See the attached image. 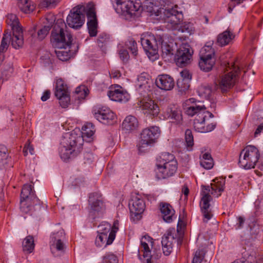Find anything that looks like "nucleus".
I'll return each mask as SVG.
<instances>
[{"instance_id":"obj_50","label":"nucleus","mask_w":263,"mask_h":263,"mask_svg":"<svg viewBox=\"0 0 263 263\" xmlns=\"http://www.w3.org/2000/svg\"><path fill=\"white\" fill-rule=\"evenodd\" d=\"M255 214L256 216H259L262 214L263 203L261 199H257L254 202Z\"/></svg>"},{"instance_id":"obj_26","label":"nucleus","mask_w":263,"mask_h":263,"mask_svg":"<svg viewBox=\"0 0 263 263\" xmlns=\"http://www.w3.org/2000/svg\"><path fill=\"white\" fill-rule=\"evenodd\" d=\"M115 239L114 231L109 233L108 235L106 234H99L96 237L95 244L99 247H105L111 245Z\"/></svg>"},{"instance_id":"obj_21","label":"nucleus","mask_w":263,"mask_h":263,"mask_svg":"<svg viewBox=\"0 0 263 263\" xmlns=\"http://www.w3.org/2000/svg\"><path fill=\"white\" fill-rule=\"evenodd\" d=\"M153 239L148 235L144 236L141 239V245L143 250V257L146 258V262L143 263H151V259L155 258L156 259L159 258L161 255V253L159 251V252L156 253V256L154 254L151 255V251L149 248V245L153 246Z\"/></svg>"},{"instance_id":"obj_2","label":"nucleus","mask_w":263,"mask_h":263,"mask_svg":"<svg viewBox=\"0 0 263 263\" xmlns=\"http://www.w3.org/2000/svg\"><path fill=\"white\" fill-rule=\"evenodd\" d=\"M66 27L64 21L62 19L57 20L54 25L51 35V42L55 48V53L59 60L62 61L68 60L71 56L69 48L72 42V36L65 28Z\"/></svg>"},{"instance_id":"obj_8","label":"nucleus","mask_w":263,"mask_h":263,"mask_svg":"<svg viewBox=\"0 0 263 263\" xmlns=\"http://www.w3.org/2000/svg\"><path fill=\"white\" fill-rule=\"evenodd\" d=\"M160 135V130L158 126H154L144 129L137 144L139 153H144L148 146H151L157 141Z\"/></svg>"},{"instance_id":"obj_34","label":"nucleus","mask_w":263,"mask_h":263,"mask_svg":"<svg viewBox=\"0 0 263 263\" xmlns=\"http://www.w3.org/2000/svg\"><path fill=\"white\" fill-rule=\"evenodd\" d=\"M199 66L201 70L205 72L210 71L215 62V59L200 58Z\"/></svg>"},{"instance_id":"obj_4","label":"nucleus","mask_w":263,"mask_h":263,"mask_svg":"<svg viewBox=\"0 0 263 263\" xmlns=\"http://www.w3.org/2000/svg\"><path fill=\"white\" fill-rule=\"evenodd\" d=\"M204 105H193L186 110V114L190 116L196 115L194 121L195 129L200 133H208L212 131L216 127L214 123L209 124L205 125V121L214 117L210 111H206Z\"/></svg>"},{"instance_id":"obj_44","label":"nucleus","mask_w":263,"mask_h":263,"mask_svg":"<svg viewBox=\"0 0 263 263\" xmlns=\"http://www.w3.org/2000/svg\"><path fill=\"white\" fill-rule=\"evenodd\" d=\"M111 231V224L107 222H102L98 226V233L99 234H106V235H108Z\"/></svg>"},{"instance_id":"obj_36","label":"nucleus","mask_w":263,"mask_h":263,"mask_svg":"<svg viewBox=\"0 0 263 263\" xmlns=\"http://www.w3.org/2000/svg\"><path fill=\"white\" fill-rule=\"evenodd\" d=\"M234 37L233 34L229 30H226L218 35L217 42L221 46L228 44Z\"/></svg>"},{"instance_id":"obj_3","label":"nucleus","mask_w":263,"mask_h":263,"mask_svg":"<svg viewBox=\"0 0 263 263\" xmlns=\"http://www.w3.org/2000/svg\"><path fill=\"white\" fill-rule=\"evenodd\" d=\"M213 183L209 185H202L201 195L202 196L200 203L201 211L203 217V222H207L212 217L213 215L210 209V202L212 198L210 194L218 197L223 191L225 181L223 179H215Z\"/></svg>"},{"instance_id":"obj_22","label":"nucleus","mask_w":263,"mask_h":263,"mask_svg":"<svg viewBox=\"0 0 263 263\" xmlns=\"http://www.w3.org/2000/svg\"><path fill=\"white\" fill-rule=\"evenodd\" d=\"M175 236V230L173 229L167 231L162 237L161 243L163 252L165 255H169L172 252Z\"/></svg>"},{"instance_id":"obj_12","label":"nucleus","mask_w":263,"mask_h":263,"mask_svg":"<svg viewBox=\"0 0 263 263\" xmlns=\"http://www.w3.org/2000/svg\"><path fill=\"white\" fill-rule=\"evenodd\" d=\"M94 117L101 123L106 125H112L116 122V116L109 108L98 105L92 110Z\"/></svg>"},{"instance_id":"obj_9","label":"nucleus","mask_w":263,"mask_h":263,"mask_svg":"<svg viewBox=\"0 0 263 263\" xmlns=\"http://www.w3.org/2000/svg\"><path fill=\"white\" fill-rule=\"evenodd\" d=\"M86 6L78 5L73 8L67 17V25L73 29H78L82 26L85 22L84 12H86Z\"/></svg>"},{"instance_id":"obj_16","label":"nucleus","mask_w":263,"mask_h":263,"mask_svg":"<svg viewBox=\"0 0 263 263\" xmlns=\"http://www.w3.org/2000/svg\"><path fill=\"white\" fill-rule=\"evenodd\" d=\"M128 205L131 216L134 220H139L145 208L144 199L139 195L133 196Z\"/></svg>"},{"instance_id":"obj_40","label":"nucleus","mask_w":263,"mask_h":263,"mask_svg":"<svg viewBox=\"0 0 263 263\" xmlns=\"http://www.w3.org/2000/svg\"><path fill=\"white\" fill-rule=\"evenodd\" d=\"M198 92L201 97L209 99L212 93V89L208 85H202L198 88Z\"/></svg>"},{"instance_id":"obj_25","label":"nucleus","mask_w":263,"mask_h":263,"mask_svg":"<svg viewBox=\"0 0 263 263\" xmlns=\"http://www.w3.org/2000/svg\"><path fill=\"white\" fill-rule=\"evenodd\" d=\"M89 204L90 207V213L95 215L96 213L102 212L104 206L101 199L96 193L91 194L89 198Z\"/></svg>"},{"instance_id":"obj_51","label":"nucleus","mask_w":263,"mask_h":263,"mask_svg":"<svg viewBox=\"0 0 263 263\" xmlns=\"http://www.w3.org/2000/svg\"><path fill=\"white\" fill-rule=\"evenodd\" d=\"M103 263H118V259L114 254H107L103 258Z\"/></svg>"},{"instance_id":"obj_24","label":"nucleus","mask_w":263,"mask_h":263,"mask_svg":"<svg viewBox=\"0 0 263 263\" xmlns=\"http://www.w3.org/2000/svg\"><path fill=\"white\" fill-rule=\"evenodd\" d=\"M155 83L159 88L165 91L172 90L175 86L173 78L166 74L159 75L156 79Z\"/></svg>"},{"instance_id":"obj_1","label":"nucleus","mask_w":263,"mask_h":263,"mask_svg":"<svg viewBox=\"0 0 263 263\" xmlns=\"http://www.w3.org/2000/svg\"><path fill=\"white\" fill-rule=\"evenodd\" d=\"M96 131L91 123H86L82 127V136H78L75 132L64 134L60 142L59 153L64 161L77 156L82 147L83 139L91 138Z\"/></svg>"},{"instance_id":"obj_42","label":"nucleus","mask_w":263,"mask_h":263,"mask_svg":"<svg viewBox=\"0 0 263 263\" xmlns=\"http://www.w3.org/2000/svg\"><path fill=\"white\" fill-rule=\"evenodd\" d=\"M125 46L131 51L134 56L137 55L138 53L137 44L133 38H129L126 41Z\"/></svg>"},{"instance_id":"obj_18","label":"nucleus","mask_w":263,"mask_h":263,"mask_svg":"<svg viewBox=\"0 0 263 263\" xmlns=\"http://www.w3.org/2000/svg\"><path fill=\"white\" fill-rule=\"evenodd\" d=\"M193 52L189 44H182L177 50L175 56L176 64L181 67L185 66L189 63Z\"/></svg>"},{"instance_id":"obj_59","label":"nucleus","mask_w":263,"mask_h":263,"mask_svg":"<svg viewBox=\"0 0 263 263\" xmlns=\"http://www.w3.org/2000/svg\"><path fill=\"white\" fill-rule=\"evenodd\" d=\"M50 92L49 90L45 91L41 97V100L43 101H47L50 97Z\"/></svg>"},{"instance_id":"obj_14","label":"nucleus","mask_w":263,"mask_h":263,"mask_svg":"<svg viewBox=\"0 0 263 263\" xmlns=\"http://www.w3.org/2000/svg\"><path fill=\"white\" fill-rule=\"evenodd\" d=\"M64 231L62 228H60L57 231H54L51 234L49 244L51 251L54 256L58 255L56 254L57 252H62L64 251Z\"/></svg>"},{"instance_id":"obj_10","label":"nucleus","mask_w":263,"mask_h":263,"mask_svg":"<svg viewBox=\"0 0 263 263\" xmlns=\"http://www.w3.org/2000/svg\"><path fill=\"white\" fill-rule=\"evenodd\" d=\"M141 44L147 56H156L159 46L161 44V37L157 36L142 34L140 38Z\"/></svg>"},{"instance_id":"obj_60","label":"nucleus","mask_w":263,"mask_h":263,"mask_svg":"<svg viewBox=\"0 0 263 263\" xmlns=\"http://www.w3.org/2000/svg\"><path fill=\"white\" fill-rule=\"evenodd\" d=\"M263 130V124H260L257 129H256L254 133V137H257L258 135H260L261 133Z\"/></svg>"},{"instance_id":"obj_27","label":"nucleus","mask_w":263,"mask_h":263,"mask_svg":"<svg viewBox=\"0 0 263 263\" xmlns=\"http://www.w3.org/2000/svg\"><path fill=\"white\" fill-rule=\"evenodd\" d=\"M14 29L12 30V36L10 34V41L12 46L15 49H18L22 47L24 44L23 31L22 28Z\"/></svg>"},{"instance_id":"obj_32","label":"nucleus","mask_w":263,"mask_h":263,"mask_svg":"<svg viewBox=\"0 0 263 263\" xmlns=\"http://www.w3.org/2000/svg\"><path fill=\"white\" fill-rule=\"evenodd\" d=\"M172 162H174L177 164V161L175 159L174 156L168 153H162L158 158L157 159V163L158 164H162L164 165L165 164H171Z\"/></svg>"},{"instance_id":"obj_52","label":"nucleus","mask_w":263,"mask_h":263,"mask_svg":"<svg viewBox=\"0 0 263 263\" xmlns=\"http://www.w3.org/2000/svg\"><path fill=\"white\" fill-rule=\"evenodd\" d=\"M180 76L181 78L180 79H183V80L188 82H189L192 78L189 71L186 69H184L180 72Z\"/></svg>"},{"instance_id":"obj_46","label":"nucleus","mask_w":263,"mask_h":263,"mask_svg":"<svg viewBox=\"0 0 263 263\" xmlns=\"http://www.w3.org/2000/svg\"><path fill=\"white\" fill-rule=\"evenodd\" d=\"M109 40V35L105 33H102L98 36L97 44L100 47L103 48L107 45Z\"/></svg>"},{"instance_id":"obj_53","label":"nucleus","mask_w":263,"mask_h":263,"mask_svg":"<svg viewBox=\"0 0 263 263\" xmlns=\"http://www.w3.org/2000/svg\"><path fill=\"white\" fill-rule=\"evenodd\" d=\"M139 87H145V85L147 83L148 79L146 78L145 74H141L137 78Z\"/></svg>"},{"instance_id":"obj_54","label":"nucleus","mask_w":263,"mask_h":263,"mask_svg":"<svg viewBox=\"0 0 263 263\" xmlns=\"http://www.w3.org/2000/svg\"><path fill=\"white\" fill-rule=\"evenodd\" d=\"M120 58L124 62H127L129 59V54L125 49H121L119 51Z\"/></svg>"},{"instance_id":"obj_37","label":"nucleus","mask_w":263,"mask_h":263,"mask_svg":"<svg viewBox=\"0 0 263 263\" xmlns=\"http://www.w3.org/2000/svg\"><path fill=\"white\" fill-rule=\"evenodd\" d=\"M23 251L27 253H31L34 250V239L32 236H27L23 242Z\"/></svg>"},{"instance_id":"obj_17","label":"nucleus","mask_w":263,"mask_h":263,"mask_svg":"<svg viewBox=\"0 0 263 263\" xmlns=\"http://www.w3.org/2000/svg\"><path fill=\"white\" fill-rule=\"evenodd\" d=\"M86 13L87 16V28L90 36L97 34L98 22L95 4L89 3L86 5Z\"/></svg>"},{"instance_id":"obj_29","label":"nucleus","mask_w":263,"mask_h":263,"mask_svg":"<svg viewBox=\"0 0 263 263\" xmlns=\"http://www.w3.org/2000/svg\"><path fill=\"white\" fill-rule=\"evenodd\" d=\"M142 107L143 110L146 111L145 114L148 113L153 116H157L159 112L158 105L152 100H149L147 101H143L142 103Z\"/></svg>"},{"instance_id":"obj_15","label":"nucleus","mask_w":263,"mask_h":263,"mask_svg":"<svg viewBox=\"0 0 263 263\" xmlns=\"http://www.w3.org/2000/svg\"><path fill=\"white\" fill-rule=\"evenodd\" d=\"M54 95L62 107L66 108L68 106L70 102L69 92L67 85L62 79L57 81Z\"/></svg>"},{"instance_id":"obj_11","label":"nucleus","mask_w":263,"mask_h":263,"mask_svg":"<svg viewBox=\"0 0 263 263\" xmlns=\"http://www.w3.org/2000/svg\"><path fill=\"white\" fill-rule=\"evenodd\" d=\"M141 4L139 1L133 0H116L115 10L118 13L129 16L141 10Z\"/></svg>"},{"instance_id":"obj_30","label":"nucleus","mask_w":263,"mask_h":263,"mask_svg":"<svg viewBox=\"0 0 263 263\" xmlns=\"http://www.w3.org/2000/svg\"><path fill=\"white\" fill-rule=\"evenodd\" d=\"M213 42L207 43L200 50V58L215 59V50L212 47Z\"/></svg>"},{"instance_id":"obj_33","label":"nucleus","mask_w":263,"mask_h":263,"mask_svg":"<svg viewBox=\"0 0 263 263\" xmlns=\"http://www.w3.org/2000/svg\"><path fill=\"white\" fill-rule=\"evenodd\" d=\"M161 47L162 51V56L165 61H169L173 57L175 51L173 48L167 44H163L162 39L161 38V44L159 46V48Z\"/></svg>"},{"instance_id":"obj_6","label":"nucleus","mask_w":263,"mask_h":263,"mask_svg":"<svg viewBox=\"0 0 263 263\" xmlns=\"http://www.w3.org/2000/svg\"><path fill=\"white\" fill-rule=\"evenodd\" d=\"M259 157V151L256 147L251 145H247L239 154L238 164L245 170L254 168Z\"/></svg>"},{"instance_id":"obj_38","label":"nucleus","mask_w":263,"mask_h":263,"mask_svg":"<svg viewBox=\"0 0 263 263\" xmlns=\"http://www.w3.org/2000/svg\"><path fill=\"white\" fill-rule=\"evenodd\" d=\"M18 7L21 10L25 13H29L35 8L34 5L28 0H24L20 1Z\"/></svg>"},{"instance_id":"obj_55","label":"nucleus","mask_w":263,"mask_h":263,"mask_svg":"<svg viewBox=\"0 0 263 263\" xmlns=\"http://www.w3.org/2000/svg\"><path fill=\"white\" fill-rule=\"evenodd\" d=\"M28 151L31 155H33L34 154V149L30 144L25 145L24 146L23 153L25 156H26L28 154Z\"/></svg>"},{"instance_id":"obj_62","label":"nucleus","mask_w":263,"mask_h":263,"mask_svg":"<svg viewBox=\"0 0 263 263\" xmlns=\"http://www.w3.org/2000/svg\"><path fill=\"white\" fill-rule=\"evenodd\" d=\"M83 90V92L82 93L84 94V97H85L86 95H87V92L85 90V88L84 87H83L82 88L81 87H78L76 88V92L77 93H79V92H80L81 91V90Z\"/></svg>"},{"instance_id":"obj_7","label":"nucleus","mask_w":263,"mask_h":263,"mask_svg":"<svg viewBox=\"0 0 263 263\" xmlns=\"http://www.w3.org/2000/svg\"><path fill=\"white\" fill-rule=\"evenodd\" d=\"M228 65L231 71L221 76L217 82L218 84H216L217 89L223 93L229 91L236 84L240 72L239 67L236 66L234 64L230 66L229 63H228Z\"/></svg>"},{"instance_id":"obj_45","label":"nucleus","mask_w":263,"mask_h":263,"mask_svg":"<svg viewBox=\"0 0 263 263\" xmlns=\"http://www.w3.org/2000/svg\"><path fill=\"white\" fill-rule=\"evenodd\" d=\"M185 140L186 147L189 151L192 150V147L194 145V139L192 133L190 129H186L185 133Z\"/></svg>"},{"instance_id":"obj_43","label":"nucleus","mask_w":263,"mask_h":263,"mask_svg":"<svg viewBox=\"0 0 263 263\" xmlns=\"http://www.w3.org/2000/svg\"><path fill=\"white\" fill-rule=\"evenodd\" d=\"M7 149L5 145L0 144V167L4 166L7 163Z\"/></svg>"},{"instance_id":"obj_56","label":"nucleus","mask_w":263,"mask_h":263,"mask_svg":"<svg viewBox=\"0 0 263 263\" xmlns=\"http://www.w3.org/2000/svg\"><path fill=\"white\" fill-rule=\"evenodd\" d=\"M85 163H90L92 161L93 157V155L90 153H86L84 154Z\"/></svg>"},{"instance_id":"obj_49","label":"nucleus","mask_w":263,"mask_h":263,"mask_svg":"<svg viewBox=\"0 0 263 263\" xmlns=\"http://www.w3.org/2000/svg\"><path fill=\"white\" fill-rule=\"evenodd\" d=\"M203 258V251L202 250H198L195 253L192 263H201Z\"/></svg>"},{"instance_id":"obj_39","label":"nucleus","mask_w":263,"mask_h":263,"mask_svg":"<svg viewBox=\"0 0 263 263\" xmlns=\"http://www.w3.org/2000/svg\"><path fill=\"white\" fill-rule=\"evenodd\" d=\"M7 23L8 25H10L12 30H14V29L21 28L19 25L18 18L16 15L13 14H8L7 16Z\"/></svg>"},{"instance_id":"obj_28","label":"nucleus","mask_w":263,"mask_h":263,"mask_svg":"<svg viewBox=\"0 0 263 263\" xmlns=\"http://www.w3.org/2000/svg\"><path fill=\"white\" fill-rule=\"evenodd\" d=\"M160 208L164 220L168 223L172 222L173 216L175 213L172 206L167 203H161Z\"/></svg>"},{"instance_id":"obj_63","label":"nucleus","mask_w":263,"mask_h":263,"mask_svg":"<svg viewBox=\"0 0 263 263\" xmlns=\"http://www.w3.org/2000/svg\"><path fill=\"white\" fill-rule=\"evenodd\" d=\"M44 2L46 3L47 7H50L54 4L55 0H44Z\"/></svg>"},{"instance_id":"obj_47","label":"nucleus","mask_w":263,"mask_h":263,"mask_svg":"<svg viewBox=\"0 0 263 263\" xmlns=\"http://www.w3.org/2000/svg\"><path fill=\"white\" fill-rule=\"evenodd\" d=\"M52 25L45 26L37 32V37L40 40L44 39L49 32Z\"/></svg>"},{"instance_id":"obj_23","label":"nucleus","mask_w":263,"mask_h":263,"mask_svg":"<svg viewBox=\"0 0 263 263\" xmlns=\"http://www.w3.org/2000/svg\"><path fill=\"white\" fill-rule=\"evenodd\" d=\"M164 117L176 125L182 123V115L181 110L176 106H168L164 112Z\"/></svg>"},{"instance_id":"obj_35","label":"nucleus","mask_w":263,"mask_h":263,"mask_svg":"<svg viewBox=\"0 0 263 263\" xmlns=\"http://www.w3.org/2000/svg\"><path fill=\"white\" fill-rule=\"evenodd\" d=\"M200 165L206 170L211 169L214 165L213 159L208 153H204L200 158Z\"/></svg>"},{"instance_id":"obj_58","label":"nucleus","mask_w":263,"mask_h":263,"mask_svg":"<svg viewBox=\"0 0 263 263\" xmlns=\"http://www.w3.org/2000/svg\"><path fill=\"white\" fill-rule=\"evenodd\" d=\"M110 76L111 78L118 79L121 76V74L118 70H112L110 73Z\"/></svg>"},{"instance_id":"obj_5","label":"nucleus","mask_w":263,"mask_h":263,"mask_svg":"<svg viewBox=\"0 0 263 263\" xmlns=\"http://www.w3.org/2000/svg\"><path fill=\"white\" fill-rule=\"evenodd\" d=\"M35 207L36 210L41 209L40 201L32 190V185L25 184L21 194L20 209L23 213L32 215Z\"/></svg>"},{"instance_id":"obj_19","label":"nucleus","mask_w":263,"mask_h":263,"mask_svg":"<svg viewBox=\"0 0 263 263\" xmlns=\"http://www.w3.org/2000/svg\"><path fill=\"white\" fill-rule=\"evenodd\" d=\"M107 95L111 100L116 102H126L130 98L129 93L118 85L110 87Z\"/></svg>"},{"instance_id":"obj_48","label":"nucleus","mask_w":263,"mask_h":263,"mask_svg":"<svg viewBox=\"0 0 263 263\" xmlns=\"http://www.w3.org/2000/svg\"><path fill=\"white\" fill-rule=\"evenodd\" d=\"M177 85L180 92H184L189 88L190 85L188 82L185 81L183 79H178L177 82Z\"/></svg>"},{"instance_id":"obj_31","label":"nucleus","mask_w":263,"mask_h":263,"mask_svg":"<svg viewBox=\"0 0 263 263\" xmlns=\"http://www.w3.org/2000/svg\"><path fill=\"white\" fill-rule=\"evenodd\" d=\"M122 128L127 131L136 129L138 126L137 118L133 116H128L125 118L122 122Z\"/></svg>"},{"instance_id":"obj_13","label":"nucleus","mask_w":263,"mask_h":263,"mask_svg":"<svg viewBox=\"0 0 263 263\" xmlns=\"http://www.w3.org/2000/svg\"><path fill=\"white\" fill-rule=\"evenodd\" d=\"M177 9L178 7L175 6L172 8L165 9L163 11V19L169 29H176L182 21V13Z\"/></svg>"},{"instance_id":"obj_41","label":"nucleus","mask_w":263,"mask_h":263,"mask_svg":"<svg viewBox=\"0 0 263 263\" xmlns=\"http://www.w3.org/2000/svg\"><path fill=\"white\" fill-rule=\"evenodd\" d=\"M10 34L8 32L4 34L0 45V53H3L7 50L10 42Z\"/></svg>"},{"instance_id":"obj_61","label":"nucleus","mask_w":263,"mask_h":263,"mask_svg":"<svg viewBox=\"0 0 263 263\" xmlns=\"http://www.w3.org/2000/svg\"><path fill=\"white\" fill-rule=\"evenodd\" d=\"M118 221H115L114 223V226L112 227L111 226V231L110 232V233H112L114 231V234L116 235V233L118 230Z\"/></svg>"},{"instance_id":"obj_57","label":"nucleus","mask_w":263,"mask_h":263,"mask_svg":"<svg viewBox=\"0 0 263 263\" xmlns=\"http://www.w3.org/2000/svg\"><path fill=\"white\" fill-rule=\"evenodd\" d=\"M237 219H238V222L237 223V224H236V229H241L244 224L245 219L241 216L238 217Z\"/></svg>"},{"instance_id":"obj_64","label":"nucleus","mask_w":263,"mask_h":263,"mask_svg":"<svg viewBox=\"0 0 263 263\" xmlns=\"http://www.w3.org/2000/svg\"><path fill=\"white\" fill-rule=\"evenodd\" d=\"M182 193L186 197L189 193V190L186 186H184L182 189Z\"/></svg>"},{"instance_id":"obj_20","label":"nucleus","mask_w":263,"mask_h":263,"mask_svg":"<svg viewBox=\"0 0 263 263\" xmlns=\"http://www.w3.org/2000/svg\"><path fill=\"white\" fill-rule=\"evenodd\" d=\"M157 168L156 173L159 179H165L172 176L176 173L177 169V164L172 162L171 164L156 163Z\"/></svg>"}]
</instances>
